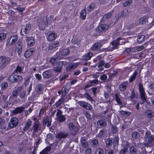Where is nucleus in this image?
I'll list each match as a JSON object with an SVG mask.
<instances>
[{
    "label": "nucleus",
    "instance_id": "obj_61",
    "mask_svg": "<svg viewBox=\"0 0 154 154\" xmlns=\"http://www.w3.org/2000/svg\"><path fill=\"white\" fill-rule=\"evenodd\" d=\"M139 133L136 131H135L132 133V136L133 138L136 139L138 137V135Z\"/></svg>",
    "mask_w": 154,
    "mask_h": 154
},
{
    "label": "nucleus",
    "instance_id": "obj_51",
    "mask_svg": "<svg viewBox=\"0 0 154 154\" xmlns=\"http://www.w3.org/2000/svg\"><path fill=\"white\" fill-rule=\"evenodd\" d=\"M6 37V34L5 33H0V42H2Z\"/></svg>",
    "mask_w": 154,
    "mask_h": 154
},
{
    "label": "nucleus",
    "instance_id": "obj_32",
    "mask_svg": "<svg viewBox=\"0 0 154 154\" xmlns=\"http://www.w3.org/2000/svg\"><path fill=\"white\" fill-rule=\"evenodd\" d=\"M87 13L85 8H84L80 12V17L81 19L83 20L85 19L86 17Z\"/></svg>",
    "mask_w": 154,
    "mask_h": 154
},
{
    "label": "nucleus",
    "instance_id": "obj_50",
    "mask_svg": "<svg viewBox=\"0 0 154 154\" xmlns=\"http://www.w3.org/2000/svg\"><path fill=\"white\" fill-rule=\"evenodd\" d=\"M92 144L94 147H96L98 145V142L97 140L93 139L91 141Z\"/></svg>",
    "mask_w": 154,
    "mask_h": 154
},
{
    "label": "nucleus",
    "instance_id": "obj_13",
    "mask_svg": "<svg viewBox=\"0 0 154 154\" xmlns=\"http://www.w3.org/2000/svg\"><path fill=\"white\" fill-rule=\"evenodd\" d=\"M7 125V123L5 121L4 119L0 118V129L2 131L6 130Z\"/></svg>",
    "mask_w": 154,
    "mask_h": 154
},
{
    "label": "nucleus",
    "instance_id": "obj_21",
    "mask_svg": "<svg viewBox=\"0 0 154 154\" xmlns=\"http://www.w3.org/2000/svg\"><path fill=\"white\" fill-rule=\"evenodd\" d=\"M25 108L23 106L17 107L13 111V112L14 114H17L21 113L23 111Z\"/></svg>",
    "mask_w": 154,
    "mask_h": 154
},
{
    "label": "nucleus",
    "instance_id": "obj_33",
    "mask_svg": "<svg viewBox=\"0 0 154 154\" xmlns=\"http://www.w3.org/2000/svg\"><path fill=\"white\" fill-rule=\"evenodd\" d=\"M146 116L149 118H152L154 116V112L150 109L147 110L146 111Z\"/></svg>",
    "mask_w": 154,
    "mask_h": 154
},
{
    "label": "nucleus",
    "instance_id": "obj_26",
    "mask_svg": "<svg viewBox=\"0 0 154 154\" xmlns=\"http://www.w3.org/2000/svg\"><path fill=\"white\" fill-rule=\"evenodd\" d=\"M137 40L138 44H141L145 40V36L143 35H138L137 36Z\"/></svg>",
    "mask_w": 154,
    "mask_h": 154
},
{
    "label": "nucleus",
    "instance_id": "obj_12",
    "mask_svg": "<svg viewBox=\"0 0 154 154\" xmlns=\"http://www.w3.org/2000/svg\"><path fill=\"white\" fill-rule=\"evenodd\" d=\"M53 71L51 70L48 69L43 72L42 75L45 78H49L53 76Z\"/></svg>",
    "mask_w": 154,
    "mask_h": 154
},
{
    "label": "nucleus",
    "instance_id": "obj_63",
    "mask_svg": "<svg viewBox=\"0 0 154 154\" xmlns=\"http://www.w3.org/2000/svg\"><path fill=\"white\" fill-rule=\"evenodd\" d=\"M91 149L90 148H88L85 150V154H91Z\"/></svg>",
    "mask_w": 154,
    "mask_h": 154
},
{
    "label": "nucleus",
    "instance_id": "obj_59",
    "mask_svg": "<svg viewBox=\"0 0 154 154\" xmlns=\"http://www.w3.org/2000/svg\"><path fill=\"white\" fill-rule=\"evenodd\" d=\"M51 149V147L50 146H48L46 147L43 149L42 151V152H48Z\"/></svg>",
    "mask_w": 154,
    "mask_h": 154
},
{
    "label": "nucleus",
    "instance_id": "obj_60",
    "mask_svg": "<svg viewBox=\"0 0 154 154\" xmlns=\"http://www.w3.org/2000/svg\"><path fill=\"white\" fill-rule=\"evenodd\" d=\"M118 131L117 128L116 126H114L112 127V131L113 133H116Z\"/></svg>",
    "mask_w": 154,
    "mask_h": 154
},
{
    "label": "nucleus",
    "instance_id": "obj_42",
    "mask_svg": "<svg viewBox=\"0 0 154 154\" xmlns=\"http://www.w3.org/2000/svg\"><path fill=\"white\" fill-rule=\"evenodd\" d=\"M105 131L104 130H101L100 131L98 134H97V137L102 139L105 138Z\"/></svg>",
    "mask_w": 154,
    "mask_h": 154
},
{
    "label": "nucleus",
    "instance_id": "obj_7",
    "mask_svg": "<svg viewBox=\"0 0 154 154\" xmlns=\"http://www.w3.org/2000/svg\"><path fill=\"white\" fill-rule=\"evenodd\" d=\"M139 91L140 94V97L141 99L145 100L147 98L145 91V89L143 87V85L141 83L138 84Z\"/></svg>",
    "mask_w": 154,
    "mask_h": 154
},
{
    "label": "nucleus",
    "instance_id": "obj_54",
    "mask_svg": "<svg viewBox=\"0 0 154 154\" xmlns=\"http://www.w3.org/2000/svg\"><path fill=\"white\" fill-rule=\"evenodd\" d=\"M69 127L70 130L72 131H73V130L75 129V127L72 123H70L69 124Z\"/></svg>",
    "mask_w": 154,
    "mask_h": 154
},
{
    "label": "nucleus",
    "instance_id": "obj_25",
    "mask_svg": "<svg viewBox=\"0 0 154 154\" xmlns=\"http://www.w3.org/2000/svg\"><path fill=\"white\" fill-rule=\"evenodd\" d=\"M24 67L20 66L19 65H18L14 72L17 74H21L23 73V71Z\"/></svg>",
    "mask_w": 154,
    "mask_h": 154
},
{
    "label": "nucleus",
    "instance_id": "obj_24",
    "mask_svg": "<svg viewBox=\"0 0 154 154\" xmlns=\"http://www.w3.org/2000/svg\"><path fill=\"white\" fill-rule=\"evenodd\" d=\"M128 85V81H125L121 83L119 87V88L121 91H123L125 90Z\"/></svg>",
    "mask_w": 154,
    "mask_h": 154
},
{
    "label": "nucleus",
    "instance_id": "obj_4",
    "mask_svg": "<svg viewBox=\"0 0 154 154\" xmlns=\"http://www.w3.org/2000/svg\"><path fill=\"white\" fill-rule=\"evenodd\" d=\"M18 36L17 35L10 36L6 41V45L10 46L15 44L18 40Z\"/></svg>",
    "mask_w": 154,
    "mask_h": 154
},
{
    "label": "nucleus",
    "instance_id": "obj_48",
    "mask_svg": "<svg viewBox=\"0 0 154 154\" xmlns=\"http://www.w3.org/2000/svg\"><path fill=\"white\" fill-rule=\"evenodd\" d=\"M97 124L101 127H103L106 125L105 122L103 120H99L97 122Z\"/></svg>",
    "mask_w": 154,
    "mask_h": 154
},
{
    "label": "nucleus",
    "instance_id": "obj_20",
    "mask_svg": "<svg viewBox=\"0 0 154 154\" xmlns=\"http://www.w3.org/2000/svg\"><path fill=\"white\" fill-rule=\"evenodd\" d=\"M51 119L50 120L48 117H46L43 120L42 124L44 126H45L47 124V126L49 127L51 125Z\"/></svg>",
    "mask_w": 154,
    "mask_h": 154
},
{
    "label": "nucleus",
    "instance_id": "obj_49",
    "mask_svg": "<svg viewBox=\"0 0 154 154\" xmlns=\"http://www.w3.org/2000/svg\"><path fill=\"white\" fill-rule=\"evenodd\" d=\"M132 3V0H127L123 4V5L125 7L129 6Z\"/></svg>",
    "mask_w": 154,
    "mask_h": 154
},
{
    "label": "nucleus",
    "instance_id": "obj_5",
    "mask_svg": "<svg viewBox=\"0 0 154 154\" xmlns=\"http://www.w3.org/2000/svg\"><path fill=\"white\" fill-rule=\"evenodd\" d=\"M18 119L16 117H12L9 122L8 127L10 128H12L16 127L18 124Z\"/></svg>",
    "mask_w": 154,
    "mask_h": 154
},
{
    "label": "nucleus",
    "instance_id": "obj_22",
    "mask_svg": "<svg viewBox=\"0 0 154 154\" xmlns=\"http://www.w3.org/2000/svg\"><path fill=\"white\" fill-rule=\"evenodd\" d=\"M68 135V134L67 133L60 132L57 134L56 137L59 139H61L63 138H65Z\"/></svg>",
    "mask_w": 154,
    "mask_h": 154
},
{
    "label": "nucleus",
    "instance_id": "obj_27",
    "mask_svg": "<svg viewBox=\"0 0 154 154\" xmlns=\"http://www.w3.org/2000/svg\"><path fill=\"white\" fill-rule=\"evenodd\" d=\"M22 90L21 87H19L17 88L14 90L12 93V96L13 97H17L18 94L20 93Z\"/></svg>",
    "mask_w": 154,
    "mask_h": 154
},
{
    "label": "nucleus",
    "instance_id": "obj_44",
    "mask_svg": "<svg viewBox=\"0 0 154 154\" xmlns=\"http://www.w3.org/2000/svg\"><path fill=\"white\" fill-rule=\"evenodd\" d=\"M119 44V42H118L117 40H115L113 41L111 43V45L112 47L115 48L116 49Z\"/></svg>",
    "mask_w": 154,
    "mask_h": 154
},
{
    "label": "nucleus",
    "instance_id": "obj_31",
    "mask_svg": "<svg viewBox=\"0 0 154 154\" xmlns=\"http://www.w3.org/2000/svg\"><path fill=\"white\" fill-rule=\"evenodd\" d=\"M76 67V65L75 64H69L67 66L66 71L67 72H71L72 69H75Z\"/></svg>",
    "mask_w": 154,
    "mask_h": 154
},
{
    "label": "nucleus",
    "instance_id": "obj_40",
    "mask_svg": "<svg viewBox=\"0 0 154 154\" xmlns=\"http://www.w3.org/2000/svg\"><path fill=\"white\" fill-rule=\"evenodd\" d=\"M83 97L88 100H89L91 102L94 101L91 96L88 93H85L83 94Z\"/></svg>",
    "mask_w": 154,
    "mask_h": 154
},
{
    "label": "nucleus",
    "instance_id": "obj_46",
    "mask_svg": "<svg viewBox=\"0 0 154 154\" xmlns=\"http://www.w3.org/2000/svg\"><path fill=\"white\" fill-rule=\"evenodd\" d=\"M129 151L130 152V154H136L137 152V150L133 146H131L129 148Z\"/></svg>",
    "mask_w": 154,
    "mask_h": 154
},
{
    "label": "nucleus",
    "instance_id": "obj_11",
    "mask_svg": "<svg viewBox=\"0 0 154 154\" xmlns=\"http://www.w3.org/2000/svg\"><path fill=\"white\" fill-rule=\"evenodd\" d=\"M64 64V61H60L56 63L54 70L57 72H60L63 68Z\"/></svg>",
    "mask_w": 154,
    "mask_h": 154
},
{
    "label": "nucleus",
    "instance_id": "obj_58",
    "mask_svg": "<svg viewBox=\"0 0 154 154\" xmlns=\"http://www.w3.org/2000/svg\"><path fill=\"white\" fill-rule=\"evenodd\" d=\"M96 154H103V150L101 148H98L96 152Z\"/></svg>",
    "mask_w": 154,
    "mask_h": 154
},
{
    "label": "nucleus",
    "instance_id": "obj_8",
    "mask_svg": "<svg viewBox=\"0 0 154 154\" xmlns=\"http://www.w3.org/2000/svg\"><path fill=\"white\" fill-rule=\"evenodd\" d=\"M102 45V44L100 42H95L91 47V50L94 52L98 51L101 48Z\"/></svg>",
    "mask_w": 154,
    "mask_h": 154
},
{
    "label": "nucleus",
    "instance_id": "obj_36",
    "mask_svg": "<svg viewBox=\"0 0 154 154\" xmlns=\"http://www.w3.org/2000/svg\"><path fill=\"white\" fill-rule=\"evenodd\" d=\"M35 91L38 94H41L42 93V88L41 84H39L37 85Z\"/></svg>",
    "mask_w": 154,
    "mask_h": 154
},
{
    "label": "nucleus",
    "instance_id": "obj_37",
    "mask_svg": "<svg viewBox=\"0 0 154 154\" xmlns=\"http://www.w3.org/2000/svg\"><path fill=\"white\" fill-rule=\"evenodd\" d=\"M148 139V143L152 147L154 145V136L153 135H150Z\"/></svg>",
    "mask_w": 154,
    "mask_h": 154
},
{
    "label": "nucleus",
    "instance_id": "obj_35",
    "mask_svg": "<svg viewBox=\"0 0 154 154\" xmlns=\"http://www.w3.org/2000/svg\"><path fill=\"white\" fill-rule=\"evenodd\" d=\"M14 9L19 11L20 14H22L23 12L25 10V7L22 6L21 5H19L17 6V7L14 8Z\"/></svg>",
    "mask_w": 154,
    "mask_h": 154
},
{
    "label": "nucleus",
    "instance_id": "obj_6",
    "mask_svg": "<svg viewBox=\"0 0 154 154\" xmlns=\"http://www.w3.org/2000/svg\"><path fill=\"white\" fill-rule=\"evenodd\" d=\"M70 53L69 50L67 48L66 49H60L59 52L56 54V59H60V57L58 56V55L62 56H66L69 55Z\"/></svg>",
    "mask_w": 154,
    "mask_h": 154
},
{
    "label": "nucleus",
    "instance_id": "obj_55",
    "mask_svg": "<svg viewBox=\"0 0 154 154\" xmlns=\"http://www.w3.org/2000/svg\"><path fill=\"white\" fill-rule=\"evenodd\" d=\"M107 78V77L106 75L104 74L100 76V79L101 81H105L106 80Z\"/></svg>",
    "mask_w": 154,
    "mask_h": 154
},
{
    "label": "nucleus",
    "instance_id": "obj_28",
    "mask_svg": "<svg viewBox=\"0 0 154 154\" xmlns=\"http://www.w3.org/2000/svg\"><path fill=\"white\" fill-rule=\"evenodd\" d=\"M119 138L118 134L116 135L113 139V144L114 146H117L119 145Z\"/></svg>",
    "mask_w": 154,
    "mask_h": 154
},
{
    "label": "nucleus",
    "instance_id": "obj_10",
    "mask_svg": "<svg viewBox=\"0 0 154 154\" xmlns=\"http://www.w3.org/2000/svg\"><path fill=\"white\" fill-rule=\"evenodd\" d=\"M79 104L81 106L88 110H91L93 108L91 104L85 101H80L79 102Z\"/></svg>",
    "mask_w": 154,
    "mask_h": 154
},
{
    "label": "nucleus",
    "instance_id": "obj_45",
    "mask_svg": "<svg viewBox=\"0 0 154 154\" xmlns=\"http://www.w3.org/2000/svg\"><path fill=\"white\" fill-rule=\"evenodd\" d=\"M57 120L60 122H63L66 119L65 116L63 115H61L57 116Z\"/></svg>",
    "mask_w": 154,
    "mask_h": 154
},
{
    "label": "nucleus",
    "instance_id": "obj_64",
    "mask_svg": "<svg viewBox=\"0 0 154 154\" xmlns=\"http://www.w3.org/2000/svg\"><path fill=\"white\" fill-rule=\"evenodd\" d=\"M150 135V133L149 132H147L146 133L144 136L145 140H147L149 136Z\"/></svg>",
    "mask_w": 154,
    "mask_h": 154
},
{
    "label": "nucleus",
    "instance_id": "obj_3",
    "mask_svg": "<svg viewBox=\"0 0 154 154\" xmlns=\"http://www.w3.org/2000/svg\"><path fill=\"white\" fill-rule=\"evenodd\" d=\"M10 60L9 57L6 56H0V69L4 68Z\"/></svg>",
    "mask_w": 154,
    "mask_h": 154
},
{
    "label": "nucleus",
    "instance_id": "obj_9",
    "mask_svg": "<svg viewBox=\"0 0 154 154\" xmlns=\"http://www.w3.org/2000/svg\"><path fill=\"white\" fill-rule=\"evenodd\" d=\"M46 37L48 41H53L56 38L57 34L53 32H48L47 35Z\"/></svg>",
    "mask_w": 154,
    "mask_h": 154
},
{
    "label": "nucleus",
    "instance_id": "obj_29",
    "mask_svg": "<svg viewBox=\"0 0 154 154\" xmlns=\"http://www.w3.org/2000/svg\"><path fill=\"white\" fill-rule=\"evenodd\" d=\"M106 146V148H110L111 147L112 143V140L111 138H107L105 141Z\"/></svg>",
    "mask_w": 154,
    "mask_h": 154
},
{
    "label": "nucleus",
    "instance_id": "obj_15",
    "mask_svg": "<svg viewBox=\"0 0 154 154\" xmlns=\"http://www.w3.org/2000/svg\"><path fill=\"white\" fill-rule=\"evenodd\" d=\"M93 54L92 52H88L85 54L82 57V60L84 61H86L91 59L93 56Z\"/></svg>",
    "mask_w": 154,
    "mask_h": 154
},
{
    "label": "nucleus",
    "instance_id": "obj_17",
    "mask_svg": "<svg viewBox=\"0 0 154 154\" xmlns=\"http://www.w3.org/2000/svg\"><path fill=\"white\" fill-rule=\"evenodd\" d=\"M112 15L111 12H108L107 14L104 15L100 20V22L101 23L105 22L106 20L111 18Z\"/></svg>",
    "mask_w": 154,
    "mask_h": 154
},
{
    "label": "nucleus",
    "instance_id": "obj_30",
    "mask_svg": "<svg viewBox=\"0 0 154 154\" xmlns=\"http://www.w3.org/2000/svg\"><path fill=\"white\" fill-rule=\"evenodd\" d=\"M96 4L94 2H91L89 5L87 7V11L88 12L92 11L95 8Z\"/></svg>",
    "mask_w": 154,
    "mask_h": 154
},
{
    "label": "nucleus",
    "instance_id": "obj_18",
    "mask_svg": "<svg viewBox=\"0 0 154 154\" xmlns=\"http://www.w3.org/2000/svg\"><path fill=\"white\" fill-rule=\"evenodd\" d=\"M26 38L28 45L30 47L32 46L35 44V39L33 37H28Z\"/></svg>",
    "mask_w": 154,
    "mask_h": 154
},
{
    "label": "nucleus",
    "instance_id": "obj_14",
    "mask_svg": "<svg viewBox=\"0 0 154 154\" xmlns=\"http://www.w3.org/2000/svg\"><path fill=\"white\" fill-rule=\"evenodd\" d=\"M35 50L34 48H29L24 53V57L26 58L29 57L35 52Z\"/></svg>",
    "mask_w": 154,
    "mask_h": 154
},
{
    "label": "nucleus",
    "instance_id": "obj_53",
    "mask_svg": "<svg viewBox=\"0 0 154 154\" xmlns=\"http://www.w3.org/2000/svg\"><path fill=\"white\" fill-rule=\"evenodd\" d=\"M131 145V143H129L128 141H126L125 142V143L124 144V146H123V148L126 149L128 150V148Z\"/></svg>",
    "mask_w": 154,
    "mask_h": 154
},
{
    "label": "nucleus",
    "instance_id": "obj_47",
    "mask_svg": "<svg viewBox=\"0 0 154 154\" xmlns=\"http://www.w3.org/2000/svg\"><path fill=\"white\" fill-rule=\"evenodd\" d=\"M115 99L116 101L119 104H121L122 102L120 99L119 97V95L117 94H116L115 95Z\"/></svg>",
    "mask_w": 154,
    "mask_h": 154
},
{
    "label": "nucleus",
    "instance_id": "obj_19",
    "mask_svg": "<svg viewBox=\"0 0 154 154\" xmlns=\"http://www.w3.org/2000/svg\"><path fill=\"white\" fill-rule=\"evenodd\" d=\"M31 27V24L30 22H29L25 25V27L23 30L24 34L29 35Z\"/></svg>",
    "mask_w": 154,
    "mask_h": 154
},
{
    "label": "nucleus",
    "instance_id": "obj_16",
    "mask_svg": "<svg viewBox=\"0 0 154 154\" xmlns=\"http://www.w3.org/2000/svg\"><path fill=\"white\" fill-rule=\"evenodd\" d=\"M16 50L19 55L22 51V46L21 41H18L16 44Z\"/></svg>",
    "mask_w": 154,
    "mask_h": 154
},
{
    "label": "nucleus",
    "instance_id": "obj_38",
    "mask_svg": "<svg viewBox=\"0 0 154 154\" xmlns=\"http://www.w3.org/2000/svg\"><path fill=\"white\" fill-rule=\"evenodd\" d=\"M39 126V123L38 121H35L32 127L33 132H36L38 130Z\"/></svg>",
    "mask_w": 154,
    "mask_h": 154
},
{
    "label": "nucleus",
    "instance_id": "obj_1",
    "mask_svg": "<svg viewBox=\"0 0 154 154\" xmlns=\"http://www.w3.org/2000/svg\"><path fill=\"white\" fill-rule=\"evenodd\" d=\"M109 25L107 24H100L96 29L97 35H102L103 32H105L108 29Z\"/></svg>",
    "mask_w": 154,
    "mask_h": 154
},
{
    "label": "nucleus",
    "instance_id": "obj_52",
    "mask_svg": "<svg viewBox=\"0 0 154 154\" xmlns=\"http://www.w3.org/2000/svg\"><path fill=\"white\" fill-rule=\"evenodd\" d=\"M8 86V83L6 82H4L2 83L1 85V89L2 90H4L6 89V88Z\"/></svg>",
    "mask_w": 154,
    "mask_h": 154
},
{
    "label": "nucleus",
    "instance_id": "obj_23",
    "mask_svg": "<svg viewBox=\"0 0 154 154\" xmlns=\"http://www.w3.org/2000/svg\"><path fill=\"white\" fill-rule=\"evenodd\" d=\"M32 122L29 119H28L25 124V126L23 128V130L24 131H26L29 129L31 126Z\"/></svg>",
    "mask_w": 154,
    "mask_h": 154
},
{
    "label": "nucleus",
    "instance_id": "obj_62",
    "mask_svg": "<svg viewBox=\"0 0 154 154\" xmlns=\"http://www.w3.org/2000/svg\"><path fill=\"white\" fill-rule=\"evenodd\" d=\"M105 63L103 60H100L99 63L97 67L98 68L100 67L103 66Z\"/></svg>",
    "mask_w": 154,
    "mask_h": 154
},
{
    "label": "nucleus",
    "instance_id": "obj_39",
    "mask_svg": "<svg viewBox=\"0 0 154 154\" xmlns=\"http://www.w3.org/2000/svg\"><path fill=\"white\" fill-rule=\"evenodd\" d=\"M58 46V43L53 42L50 43L48 47V49L51 50L53 48H55Z\"/></svg>",
    "mask_w": 154,
    "mask_h": 154
},
{
    "label": "nucleus",
    "instance_id": "obj_41",
    "mask_svg": "<svg viewBox=\"0 0 154 154\" xmlns=\"http://www.w3.org/2000/svg\"><path fill=\"white\" fill-rule=\"evenodd\" d=\"M137 71H135L133 73L132 75L131 76L129 79V82H131L134 81L136 78L137 75Z\"/></svg>",
    "mask_w": 154,
    "mask_h": 154
},
{
    "label": "nucleus",
    "instance_id": "obj_2",
    "mask_svg": "<svg viewBox=\"0 0 154 154\" xmlns=\"http://www.w3.org/2000/svg\"><path fill=\"white\" fill-rule=\"evenodd\" d=\"M23 79L22 76L17 74L13 73L8 78L9 81L12 83H17L20 82Z\"/></svg>",
    "mask_w": 154,
    "mask_h": 154
},
{
    "label": "nucleus",
    "instance_id": "obj_34",
    "mask_svg": "<svg viewBox=\"0 0 154 154\" xmlns=\"http://www.w3.org/2000/svg\"><path fill=\"white\" fill-rule=\"evenodd\" d=\"M148 17L145 15L140 18L139 21V23L140 24H145L146 22H148Z\"/></svg>",
    "mask_w": 154,
    "mask_h": 154
},
{
    "label": "nucleus",
    "instance_id": "obj_56",
    "mask_svg": "<svg viewBox=\"0 0 154 154\" xmlns=\"http://www.w3.org/2000/svg\"><path fill=\"white\" fill-rule=\"evenodd\" d=\"M68 76L69 75L67 74L61 75L59 77L60 80L61 81H63L64 79H65L67 77H68Z\"/></svg>",
    "mask_w": 154,
    "mask_h": 154
},
{
    "label": "nucleus",
    "instance_id": "obj_57",
    "mask_svg": "<svg viewBox=\"0 0 154 154\" xmlns=\"http://www.w3.org/2000/svg\"><path fill=\"white\" fill-rule=\"evenodd\" d=\"M127 149H126L123 148H122L119 152V154H126L127 152L128 151Z\"/></svg>",
    "mask_w": 154,
    "mask_h": 154
},
{
    "label": "nucleus",
    "instance_id": "obj_43",
    "mask_svg": "<svg viewBox=\"0 0 154 154\" xmlns=\"http://www.w3.org/2000/svg\"><path fill=\"white\" fill-rule=\"evenodd\" d=\"M81 142L82 145L83 147L86 148L88 146V143L85 138L83 137L82 138Z\"/></svg>",
    "mask_w": 154,
    "mask_h": 154
}]
</instances>
